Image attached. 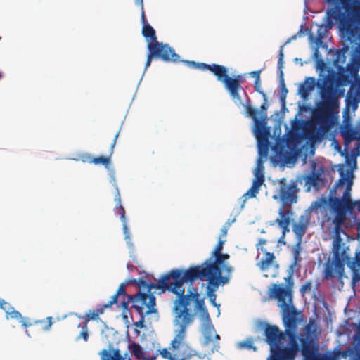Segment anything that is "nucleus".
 <instances>
[{
  "label": "nucleus",
  "instance_id": "f257e3e1",
  "mask_svg": "<svg viewBox=\"0 0 360 360\" xmlns=\"http://www.w3.org/2000/svg\"><path fill=\"white\" fill-rule=\"evenodd\" d=\"M360 200H347L340 205L330 208L325 207L319 211L321 219L320 225L325 233L333 235L332 243V259L327 260L328 276H333L334 269L342 272L343 260L347 258L349 245L341 238V234L347 235L344 228L346 227L347 214H352L354 209L358 210Z\"/></svg>",
  "mask_w": 360,
  "mask_h": 360
},
{
  "label": "nucleus",
  "instance_id": "f03ea898",
  "mask_svg": "<svg viewBox=\"0 0 360 360\" xmlns=\"http://www.w3.org/2000/svg\"><path fill=\"white\" fill-rule=\"evenodd\" d=\"M179 290H180L179 292H173L178 296L177 299L174 301V307L176 314L175 322L182 325L185 324L186 326H188L193 323L195 314L188 307L192 301H194L195 302V308L200 312V319L202 322V333L205 342L207 343L210 342L215 329L212 323L204 300L200 298L197 289H193V291L189 290L188 293L184 294V284H181Z\"/></svg>",
  "mask_w": 360,
  "mask_h": 360
},
{
  "label": "nucleus",
  "instance_id": "7ed1b4c3",
  "mask_svg": "<svg viewBox=\"0 0 360 360\" xmlns=\"http://www.w3.org/2000/svg\"><path fill=\"white\" fill-rule=\"evenodd\" d=\"M287 286L281 287L277 284H273L269 292V296L275 298L278 301V305L281 307L283 314V321L285 330L296 331L299 323L302 321V313L297 311L292 305V288L294 284L292 274L285 278Z\"/></svg>",
  "mask_w": 360,
  "mask_h": 360
},
{
  "label": "nucleus",
  "instance_id": "20e7f679",
  "mask_svg": "<svg viewBox=\"0 0 360 360\" xmlns=\"http://www.w3.org/2000/svg\"><path fill=\"white\" fill-rule=\"evenodd\" d=\"M142 34L148 41V53L145 69L148 68L153 58H160L165 62H178L179 56L175 50L167 44L158 41L155 30L150 24H144L142 27Z\"/></svg>",
  "mask_w": 360,
  "mask_h": 360
},
{
  "label": "nucleus",
  "instance_id": "39448f33",
  "mask_svg": "<svg viewBox=\"0 0 360 360\" xmlns=\"http://www.w3.org/2000/svg\"><path fill=\"white\" fill-rule=\"evenodd\" d=\"M332 3L340 4L348 12L342 15L340 20V29L343 35L351 41H355L360 37V0H328Z\"/></svg>",
  "mask_w": 360,
  "mask_h": 360
},
{
  "label": "nucleus",
  "instance_id": "423d86ee",
  "mask_svg": "<svg viewBox=\"0 0 360 360\" xmlns=\"http://www.w3.org/2000/svg\"><path fill=\"white\" fill-rule=\"evenodd\" d=\"M183 62L191 68L210 70L217 77V80L224 84L232 100L236 102L238 101L240 103L239 90L243 89L241 86L242 78L240 75L231 77L228 75V68L226 67L216 63L210 65L205 63H196L190 60H184Z\"/></svg>",
  "mask_w": 360,
  "mask_h": 360
},
{
  "label": "nucleus",
  "instance_id": "0eeeda50",
  "mask_svg": "<svg viewBox=\"0 0 360 360\" xmlns=\"http://www.w3.org/2000/svg\"><path fill=\"white\" fill-rule=\"evenodd\" d=\"M335 93L333 83L325 84L321 90L323 104L319 108L315 119L319 124V131L323 134L328 133L334 124L333 110L339 105Z\"/></svg>",
  "mask_w": 360,
  "mask_h": 360
},
{
  "label": "nucleus",
  "instance_id": "6e6552de",
  "mask_svg": "<svg viewBox=\"0 0 360 360\" xmlns=\"http://www.w3.org/2000/svg\"><path fill=\"white\" fill-rule=\"evenodd\" d=\"M126 284L121 283L116 293L111 297V300L105 304V307H111L114 304L118 303L120 299V307L123 309H127L129 302H136L139 301L142 305L147 307L146 314H153L157 312L155 309L156 299L154 295H148L145 292L139 291L137 294L129 295L126 292Z\"/></svg>",
  "mask_w": 360,
  "mask_h": 360
},
{
  "label": "nucleus",
  "instance_id": "1a4fd4ad",
  "mask_svg": "<svg viewBox=\"0 0 360 360\" xmlns=\"http://www.w3.org/2000/svg\"><path fill=\"white\" fill-rule=\"evenodd\" d=\"M214 257V261L206 260L201 265H196L191 266L187 270L193 271L192 275H198L202 277L207 276H212L215 277H224L222 276V272H225V275H229L230 278L233 268L224 262L229 259L230 256L228 254H223L222 252L212 256Z\"/></svg>",
  "mask_w": 360,
  "mask_h": 360
},
{
  "label": "nucleus",
  "instance_id": "9d476101",
  "mask_svg": "<svg viewBox=\"0 0 360 360\" xmlns=\"http://www.w3.org/2000/svg\"><path fill=\"white\" fill-rule=\"evenodd\" d=\"M181 270L180 269H172L169 272L162 275L158 283H149L143 279H139V281L134 279L133 283L137 284L140 290L146 291V293L148 295H153L151 293V290L153 288L161 289L162 292L167 290L172 292H178L180 291L179 288Z\"/></svg>",
  "mask_w": 360,
  "mask_h": 360
},
{
  "label": "nucleus",
  "instance_id": "9b49d317",
  "mask_svg": "<svg viewBox=\"0 0 360 360\" xmlns=\"http://www.w3.org/2000/svg\"><path fill=\"white\" fill-rule=\"evenodd\" d=\"M193 271L190 270H181V275L180 279V284H184L185 283H189L191 285L196 280H200L202 281H207V295L210 299V302L214 305L217 306L215 302L217 295L215 294V291L218 289L220 285H225L229 283V275H224V277H215L212 276H207L205 277H202L200 275H192Z\"/></svg>",
  "mask_w": 360,
  "mask_h": 360
},
{
  "label": "nucleus",
  "instance_id": "f8f14e48",
  "mask_svg": "<svg viewBox=\"0 0 360 360\" xmlns=\"http://www.w3.org/2000/svg\"><path fill=\"white\" fill-rule=\"evenodd\" d=\"M345 184V179L342 177L338 180L336 184L335 188L333 189L330 192L328 197L321 196L316 201H314L311 204V208L314 210H319V211L325 207L330 208L336 205H340L347 200H351V191H352V182H349L347 185L342 195L341 198L335 196L336 189L342 187Z\"/></svg>",
  "mask_w": 360,
  "mask_h": 360
},
{
  "label": "nucleus",
  "instance_id": "ddd939ff",
  "mask_svg": "<svg viewBox=\"0 0 360 360\" xmlns=\"http://www.w3.org/2000/svg\"><path fill=\"white\" fill-rule=\"evenodd\" d=\"M176 325H177L179 328L175 330V336L172 340L169 347V349L174 352L176 360H188L197 356V352L185 342L186 328L188 326L177 322H176Z\"/></svg>",
  "mask_w": 360,
  "mask_h": 360
},
{
  "label": "nucleus",
  "instance_id": "4468645a",
  "mask_svg": "<svg viewBox=\"0 0 360 360\" xmlns=\"http://www.w3.org/2000/svg\"><path fill=\"white\" fill-rule=\"evenodd\" d=\"M278 198L282 202L279 209L292 211V205L297 201L299 188L295 180L292 179L289 182L285 178H282L278 181Z\"/></svg>",
  "mask_w": 360,
  "mask_h": 360
},
{
  "label": "nucleus",
  "instance_id": "2eb2a0df",
  "mask_svg": "<svg viewBox=\"0 0 360 360\" xmlns=\"http://www.w3.org/2000/svg\"><path fill=\"white\" fill-rule=\"evenodd\" d=\"M349 250H347V258L343 260V268H342V272H338V270L334 269L333 271H335L333 273V276H328L327 274V261L324 264V277L326 279H331L333 278H337L339 281L342 282V280L344 278H347V276L345 274V265L347 264V266L352 270V282L354 283L359 282L360 281V251L356 252L355 257L353 261L351 260V258L349 255Z\"/></svg>",
  "mask_w": 360,
  "mask_h": 360
},
{
  "label": "nucleus",
  "instance_id": "dca6fc26",
  "mask_svg": "<svg viewBox=\"0 0 360 360\" xmlns=\"http://www.w3.org/2000/svg\"><path fill=\"white\" fill-rule=\"evenodd\" d=\"M340 7L339 6H336L333 8L328 10L327 12V17H326V23L321 24L319 26L316 33V38L318 41H321L324 37L326 33L332 28L333 25V19H336L339 20V24L340 23V20L342 16V15H348V12L346 13H342L340 11ZM339 28H340V26L339 25ZM341 30V29H340ZM342 38H344L346 41H349L351 44H356L360 40V36L359 39L355 41H349L347 37H345L343 35V33L342 31H340Z\"/></svg>",
  "mask_w": 360,
  "mask_h": 360
},
{
  "label": "nucleus",
  "instance_id": "f3484780",
  "mask_svg": "<svg viewBox=\"0 0 360 360\" xmlns=\"http://www.w3.org/2000/svg\"><path fill=\"white\" fill-rule=\"evenodd\" d=\"M340 133L343 138L346 146L354 140H360V120L356 122V127H353L351 118L347 112L344 115L342 123L340 127Z\"/></svg>",
  "mask_w": 360,
  "mask_h": 360
},
{
  "label": "nucleus",
  "instance_id": "a211bd4d",
  "mask_svg": "<svg viewBox=\"0 0 360 360\" xmlns=\"http://www.w3.org/2000/svg\"><path fill=\"white\" fill-rule=\"evenodd\" d=\"M265 340L270 346V349L279 345H284L285 331L283 332L276 325L266 323L264 328Z\"/></svg>",
  "mask_w": 360,
  "mask_h": 360
},
{
  "label": "nucleus",
  "instance_id": "6ab92c4d",
  "mask_svg": "<svg viewBox=\"0 0 360 360\" xmlns=\"http://www.w3.org/2000/svg\"><path fill=\"white\" fill-rule=\"evenodd\" d=\"M293 215L292 211L285 210L284 209L278 210L279 217L269 222L271 226L278 224L282 230V236L278 242H281V238H284L286 233L290 231V224Z\"/></svg>",
  "mask_w": 360,
  "mask_h": 360
},
{
  "label": "nucleus",
  "instance_id": "aec40b11",
  "mask_svg": "<svg viewBox=\"0 0 360 360\" xmlns=\"http://www.w3.org/2000/svg\"><path fill=\"white\" fill-rule=\"evenodd\" d=\"M0 308L5 311L7 319H13L18 320L25 328L32 325V323L28 318H23L18 311L15 310L10 303L4 300H0Z\"/></svg>",
  "mask_w": 360,
  "mask_h": 360
},
{
  "label": "nucleus",
  "instance_id": "412c9836",
  "mask_svg": "<svg viewBox=\"0 0 360 360\" xmlns=\"http://www.w3.org/2000/svg\"><path fill=\"white\" fill-rule=\"evenodd\" d=\"M296 355L292 348L279 345L270 349L268 360H295Z\"/></svg>",
  "mask_w": 360,
  "mask_h": 360
},
{
  "label": "nucleus",
  "instance_id": "4be33fe9",
  "mask_svg": "<svg viewBox=\"0 0 360 360\" xmlns=\"http://www.w3.org/2000/svg\"><path fill=\"white\" fill-rule=\"evenodd\" d=\"M283 46L281 47L280 51H279V56H278V68L280 69V75H279V83H280V100L282 103V105L283 108L285 107V99L287 96V94L288 92V89L285 86V82H284V77H283V72L282 71L283 64Z\"/></svg>",
  "mask_w": 360,
  "mask_h": 360
},
{
  "label": "nucleus",
  "instance_id": "5701e85b",
  "mask_svg": "<svg viewBox=\"0 0 360 360\" xmlns=\"http://www.w3.org/2000/svg\"><path fill=\"white\" fill-rule=\"evenodd\" d=\"M101 360H131L127 353L122 355L119 349L110 346L108 349H103L99 352Z\"/></svg>",
  "mask_w": 360,
  "mask_h": 360
},
{
  "label": "nucleus",
  "instance_id": "b1692460",
  "mask_svg": "<svg viewBox=\"0 0 360 360\" xmlns=\"http://www.w3.org/2000/svg\"><path fill=\"white\" fill-rule=\"evenodd\" d=\"M260 250L264 253V257L256 265L262 271H266L270 269L274 263H276V257L273 252H268L264 248H261Z\"/></svg>",
  "mask_w": 360,
  "mask_h": 360
},
{
  "label": "nucleus",
  "instance_id": "393cba45",
  "mask_svg": "<svg viewBox=\"0 0 360 360\" xmlns=\"http://www.w3.org/2000/svg\"><path fill=\"white\" fill-rule=\"evenodd\" d=\"M309 219L310 218L308 215H301L298 222L294 224L292 231L299 238H301L305 234Z\"/></svg>",
  "mask_w": 360,
  "mask_h": 360
},
{
  "label": "nucleus",
  "instance_id": "a878e982",
  "mask_svg": "<svg viewBox=\"0 0 360 360\" xmlns=\"http://www.w3.org/2000/svg\"><path fill=\"white\" fill-rule=\"evenodd\" d=\"M306 184L309 186V189L314 187L318 190L324 186V179L321 177L319 172L313 171L311 174L308 175L305 179Z\"/></svg>",
  "mask_w": 360,
  "mask_h": 360
},
{
  "label": "nucleus",
  "instance_id": "bb28decb",
  "mask_svg": "<svg viewBox=\"0 0 360 360\" xmlns=\"http://www.w3.org/2000/svg\"><path fill=\"white\" fill-rule=\"evenodd\" d=\"M129 349L130 350L131 353L137 359L139 360H155L158 356V354L151 357L144 355L143 351L141 345L135 342H132L129 345Z\"/></svg>",
  "mask_w": 360,
  "mask_h": 360
},
{
  "label": "nucleus",
  "instance_id": "cd10ccee",
  "mask_svg": "<svg viewBox=\"0 0 360 360\" xmlns=\"http://www.w3.org/2000/svg\"><path fill=\"white\" fill-rule=\"evenodd\" d=\"M302 354L304 360H315V349L311 341L306 338L301 339Z\"/></svg>",
  "mask_w": 360,
  "mask_h": 360
},
{
  "label": "nucleus",
  "instance_id": "c85d7f7f",
  "mask_svg": "<svg viewBox=\"0 0 360 360\" xmlns=\"http://www.w3.org/2000/svg\"><path fill=\"white\" fill-rule=\"evenodd\" d=\"M264 182V179L262 177L254 179L252 186L243 196L244 198V202H245L248 198L256 197Z\"/></svg>",
  "mask_w": 360,
  "mask_h": 360
},
{
  "label": "nucleus",
  "instance_id": "c756f323",
  "mask_svg": "<svg viewBox=\"0 0 360 360\" xmlns=\"http://www.w3.org/2000/svg\"><path fill=\"white\" fill-rule=\"evenodd\" d=\"M242 90L243 91L244 94H245V96L247 97L245 103L243 104L242 103L241 100H240V103L238 101L236 102V101H234V102L238 105H242L243 106H244V108L245 109V113L247 114V115L249 117H251L254 120L255 123L257 124V123L259 122L258 118L257 117V115L258 114V111L252 106L251 101H250V98L248 97V96L247 95L245 90L243 89Z\"/></svg>",
  "mask_w": 360,
  "mask_h": 360
},
{
  "label": "nucleus",
  "instance_id": "7c9ffc66",
  "mask_svg": "<svg viewBox=\"0 0 360 360\" xmlns=\"http://www.w3.org/2000/svg\"><path fill=\"white\" fill-rule=\"evenodd\" d=\"M315 86V79L309 77L306 79L304 83L301 84L298 89V92L303 98H306L309 93L314 89Z\"/></svg>",
  "mask_w": 360,
  "mask_h": 360
},
{
  "label": "nucleus",
  "instance_id": "2f4dec72",
  "mask_svg": "<svg viewBox=\"0 0 360 360\" xmlns=\"http://www.w3.org/2000/svg\"><path fill=\"white\" fill-rule=\"evenodd\" d=\"M107 308L103 304L101 307L95 310H89L84 316H78V318L82 319V322H86L88 324L90 321L98 319L99 316L103 314L104 310Z\"/></svg>",
  "mask_w": 360,
  "mask_h": 360
},
{
  "label": "nucleus",
  "instance_id": "473e14b6",
  "mask_svg": "<svg viewBox=\"0 0 360 360\" xmlns=\"http://www.w3.org/2000/svg\"><path fill=\"white\" fill-rule=\"evenodd\" d=\"M118 135H119V132H117L115 135V137H114V139H113V142L111 144V146H110V155L108 157H104V156H99V157H96V158H94L91 160V162H93L94 163L95 165H98V164H101V165H105V167H108L110 164V156L112 155L113 153V149H114V147L115 146V143H116V141H117V139L118 137Z\"/></svg>",
  "mask_w": 360,
  "mask_h": 360
},
{
  "label": "nucleus",
  "instance_id": "72a5a7b5",
  "mask_svg": "<svg viewBox=\"0 0 360 360\" xmlns=\"http://www.w3.org/2000/svg\"><path fill=\"white\" fill-rule=\"evenodd\" d=\"M78 328L81 330L79 333L75 337V340H82L84 342H87L89 338L88 324L86 322H81L78 324Z\"/></svg>",
  "mask_w": 360,
  "mask_h": 360
},
{
  "label": "nucleus",
  "instance_id": "f704fd0d",
  "mask_svg": "<svg viewBox=\"0 0 360 360\" xmlns=\"http://www.w3.org/2000/svg\"><path fill=\"white\" fill-rule=\"evenodd\" d=\"M285 336H288L290 340V346H287L288 348H292L295 355H297L299 351V345L297 342L296 331H290V330H285Z\"/></svg>",
  "mask_w": 360,
  "mask_h": 360
},
{
  "label": "nucleus",
  "instance_id": "c9c22d12",
  "mask_svg": "<svg viewBox=\"0 0 360 360\" xmlns=\"http://www.w3.org/2000/svg\"><path fill=\"white\" fill-rule=\"evenodd\" d=\"M254 179L262 177L265 181L264 162L260 157L257 160V167L254 170Z\"/></svg>",
  "mask_w": 360,
  "mask_h": 360
},
{
  "label": "nucleus",
  "instance_id": "e433bc0d",
  "mask_svg": "<svg viewBox=\"0 0 360 360\" xmlns=\"http://www.w3.org/2000/svg\"><path fill=\"white\" fill-rule=\"evenodd\" d=\"M347 100L354 103V110H355L357 108L358 103L360 102V86L359 88L355 91L354 95L352 94L351 90L348 91Z\"/></svg>",
  "mask_w": 360,
  "mask_h": 360
},
{
  "label": "nucleus",
  "instance_id": "4c0bfd02",
  "mask_svg": "<svg viewBox=\"0 0 360 360\" xmlns=\"http://www.w3.org/2000/svg\"><path fill=\"white\" fill-rule=\"evenodd\" d=\"M300 251V243H298L293 248V262L290 266L291 269H294L302 261Z\"/></svg>",
  "mask_w": 360,
  "mask_h": 360
},
{
  "label": "nucleus",
  "instance_id": "58836bf2",
  "mask_svg": "<svg viewBox=\"0 0 360 360\" xmlns=\"http://www.w3.org/2000/svg\"><path fill=\"white\" fill-rule=\"evenodd\" d=\"M115 201L117 202V206L116 207L117 209V213L120 216V220L122 223H124V221H127V219L125 217V210L122 205H121V200H120V193L117 192L115 198Z\"/></svg>",
  "mask_w": 360,
  "mask_h": 360
},
{
  "label": "nucleus",
  "instance_id": "ea45409f",
  "mask_svg": "<svg viewBox=\"0 0 360 360\" xmlns=\"http://www.w3.org/2000/svg\"><path fill=\"white\" fill-rule=\"evenodd\" d=\"M238 347L240 349H248L253 351L257 350V347L254 345V341L252 338H248L246 340L240 342L238 343Z\"/></svg>",
  "mask_w": 360,
  "mask_h": 360
},
{
  "label": "nucleus",
  "instance_id": "a19ab883",
  "mask_svg": "<svg viewBox=\"0 0 360 360\" xmlns=\"http://www.w3.org/2000/svg\"><path fill=\"white\" fill-rule=\"evenodd\" d=\"M143 306L141 304V306H136V308L141 315V319L139 321L135 322L134 324L135 326L142 328L144 327V315L146 314V311H143Z\"/></svg>",
  "mask_w": 360,
  "mask_h": 360
},
{
  "label": "nucleus",
  "instance_id": "79ce46f5",
  "mask_svg": "<svg viewBox=\"0 0 360 360\" xmlns=\"http://www.w3.org/2000/svg\"><path fill=\"white\" fill-rule=\"evenodd\" d=\"M351 83V79L348 74H340L338 79V84L346 86Z\"/></svg>",
  "mask_w": 360,
  "mask_h": 360
},
{
  "label": "nucleus",
  "instance_id": "37998d69",
  "mask_svg": "<svg viewBox=\"0 0 360 360\" xmlns=\"http://www.w3.org/2000/svg\"><path fill=\"white\" fill-rule=\"evenodd\" d=\"M312 288V283L311 281H306L300 287V291L302 296L305 294L309 292Z\"/></svg>",
  "mask_w": 360,
  "mask_h": 360
},
{
  "label": "nucleus",
  "instance_id": "c03bdc74",
  "mask_svg": "<svg viewBox=\"0 0 360 360\" xmlns=\"http://www.w3.org/2000/svg\"><path fill=\"white\" fill-rule=\"evenodd\" d=\"M162 358L167 359L169 360H176L174 354L172 355L166 348H163L160 350H158Z\"/></svg>",
  "mask_w": 360,
  "mask_h": 360
},
{
  "label": "nucleus",
  "instance_id": "a18cd8bd",
  "mask_svg": "<svg viewBox=\"0 0 360 360\" xmlns=\"http://www.w3.org/2000/svg\"><path fill=\"white\" fill-rule=\"evenodd\" d=\"M224 244V240L219 239L217 245H216L213 252H212V257L214 255H216L217 254H219L222 252Z\"/></svg>",
  "mask_w": 360,
  "mask_h": 360
},
{
  "label": "nucleus",
  "instance_id": "49530a36",
  "mask_svg": "<svg viewBox=\"0 0 360 360\" xmlns=\"http://www.w3.org/2000/svg\"><path fill=\"white\" fill-rule=\"evenodd\" d=\"M122 226H123L122 229H123V233L124 235V239L127 240V243H130L131 236H130V233H129V229L127 226V221H124V223H122Z\"/></svg>",
  "mask_w": 360,
  "mask_h": 360
},
{
  "label": "nucleus",
  "instance_id": "de8ad7c7",
  "mask_svg": "<svg viewBox=\"0 0 360 360\" xmlns=\"http://www.w3.org/2000/svg\"><path fill=\"white\" fill-rule=\"evenodd\" d=\"M263 98H264V102L260 106V111L262 113H263L262 117L265 118L266 117V110L268 108V103H267L268 100H267L266 96H265V97H263Z\"/></svg>",
  "mask_w": 360,
  "mask_h": 360
},
{
  "label": "nucleus",
  "instance_id": "09e8293b",
  "mask_svg": "<svg viewBox=\"0 0 360 360\" xmlns=\"http://www.w3.org/2000/svg\"><path fill=\"white\" fill-rule=\"evenodd\" d=\"M255 89L257 92L260 94L262 97H265L266 94L261 90V80L260 79H255L254 82Z\"/></svg>",
  "mask_w": 360,
  "mask_h": 360
},
{
  "label": "nucleus",
  "instance_id": "8fccbe9b",
  "mask_svg": "<svg viewBox=\"0 0 360 360\" xmlns=\"http://www.w3.org/2000/svg\"><path fill=\"white\" fill-rule=\"evenodd\" d=\"M214 339L216 342H214L213 347L212 348V352H214L215 351L217 352L220 347L219 345V340H220V336L218 334L214 335Z\"/></svg>",
  "mask_w": 360,
  "mask_h": 360
},
{
  "label": "nucleus",
  "instance_id": "3c124183",
  "mask_svg": "<svg viewBox=\"0 0 360 360\" xmlns=\"http://www.w3.org/2000/svg\"><path fill=\"white\" fill-rule=\"evenodd\" d=\"M260 73L261 70H256L251 72L250 75H252V77L255 78V79H260Z\"/></svg>",
  "mask_w": 360,
  "mask_h": 360
},
{
  "label": "nucleus",
  "instance_id": "603ef678",
  "mask_svg": "<svg viewBox=\"0 0 360 360\" xmlns=\"http://www.w3.org/2000/svg\"><path fill=\"white\" fill-rule=\"evenodd\" d=\"M46 322H47V324L46 326L44 327V329L49 330L52 325V317L51 316L47 317Z\"/></svg>",
  "mask_w": 360,
  "mask_h": 360
},
{
  "label": "nucleus",
  "instance_id": "864d4df0",
  "mask_svg": "<svg viewBox=\"0 0 360 360\" xmlns=\"http://www.w3.org/2000/svg\"><path fill=\"white\" fill-rule=\"evenodd\" d=\"M141 21H142L143 25L144 24H148L146 22V15H145V12L143 11V8L141 9Z\"/></svg>",
  "mask_w": 360,
  "mask_h": 360
},
{
  "label": "nucleus",
  "instance_id": "5fc2aeb1",
  "mask_svg": "<svg viewBox=\"0 0 360 360\" xmlns=\"http://www.w3.org/2000/svg\"><path fill=\"white\" fill-rule=\"evenodd\" d=\"M264 133V129L261 127L260 129L259 128V127H257V136L259 138V136H262V134Z\"/></svg>",
  "mask_w": 360,
  "mask_h": 360
},
{
  "label": "nucleus",
  "instance_id": "6e6d98bb",
  "mask_svg": "<svg viewBox=\"0 0 360 360\" xmlns=\"http://www.w3.org/2000/svg\"><path fill=\"white\" fill-rule=\"evenodd\" d=\"M136 4L143 9V0H135Z\"/></svg>",
  "mask_w": 360,
  "mask_h": 360
},
{
  "label": "nucleus",
  "instance_id": "4d7b16f0",
  "mask_svg": "<svg viewBox=\"0 0 360 360\" xmlns=\"http://www.w3.org/2000/svg\"><path fill=\"white\" fill-rule=\"evenodd\" d=\"M357 210L360 212V202L359 203V207ZM356 229L360 230V219L356 222Z\"/></svg>",
  "mask_w": 360,
  "mask_h": 360
},
{
  "label": "nucleus",
  "instance_id": "13d9d810",
  "mask_svg": "<svg viewBox=\"0 0 360 360\" xmlns=\"http://www.w3.org/2000/svg\"><path fill=\"white\" fill-rule=\"evenodd\" d=\"M221 236H225L227 234V229L226 227H223L221 230Z\"/></svg>",
  "mask_w": 360,
  "mask_h": 360
},
{
  "label": "nucleus",
  "instance_id": "bf43d9fd",
  "mask_svg": "<svg viewBox=\"0 0 360 360\" xmlns=\"http://www.w3.org/2000/svg\"><path fill=\"white\" fill-rule=\"evenodd\" d=\"M359 155V151L357 150L354 154V165L356 164V158L357 157V155Z\"/></svg>",
  "mask_w": 360,
  "mask_h": 360
},
{
  "label": "nucleus",
  "instance_id": "052dcab7",
  "mask_svg": "<svg viewBox=\"0 0 360 360\" xmlns=\"http://www.w3.org/2000/svg\"><path fill=\"white\" fill-rule=\"evenodd\" d=\"M343 53H344L342 52V50H338V51H337V55H338V58H340V55H341V54H343Z\"/></svg>",
  "mask_w": 360,
  "mask_h": 360
},
{
  "label": "nucleus",
  "instance_id": "680f3d73",
  "mask_svg": "<svg viewBox=\"0 0 360 360\" xmlns=\"http://www.w3.org/2000/svg\"><path fill=\"white\" fill-rule=\"evenodd\" d=\"M266 240H264V239H261V240H259V243L260 245H264V244H265V243H266Z\"/></svg>",
  "mask_w": 360,
  "mask_h": 360
},
{
  "label": "nucleus",
  "instance_id": "e2e57ef3",
  "mask_svg": "<svg viewBox=\"0 0 360 360\" xmlns=\"http://www.w3.org/2000/svg\"><path fill=\"white\" fill-rule=\"evenodd\" d=\"M296 38H297V36H296V35L293 36L291 39H290L287 41V43L290 42L291 39H296Z\"/></svg>",
  "mask_w": 360,
  "mask_h": 360
},
{
  "label": "nucleus",
  "instance_id": "0e129e2a",
  "mask_svg": "<svg viewBox=\"0 0 360 360\" xmlns=\"http://www.w3.org/2000/svg\"><path fill=\"white\" fill-rule=\"evenodd\" d=\"M309 328H310V326H309V325H307V326H306V328H305V329H306V330H307V332L309 331Z\"/></svg>",
  "mask_w": 360,
  "mask_h": 360
},
{
  "label": "nucleus",
  "instance_id": "69168bd1",
  "mask_svg": "<svg viewBox=\"0 0 360 360\" xmlns=\"http://www.w3.org/2000/svg\"><path fill=\"white\" fill-rule=\"evenodd\" d=\"M344 91H345V90H344V89L341 90V91H340V94H341V95H343Z\"/></svg>",
  "mask_w": 360,
  "mask_h": 360
},
{
  "label": "nucleus",
  "instance_id": "338daca9",
  "mask_svg": "<svg viewBox=\"0 0 360 360\" xmlns=\"http://www.w3.org/2000/svg\"><path fill=\"white\" fill-rule=\"evenodd\" d=\"M42 322H43V321H37L35 323H42Z\"/></svg>",
  "mask_w": 360,
  "mask_h": 360
},
{
  "label": "nucleus",
  "instance_id": "774afa93",
  "mask_svg": "<svg viewBox=\"0 0 360 360\" xmlns=\"http://www.w3.org/2000/svg\"><path fill=\"white\" fill-rule=\"evenodd\" d=\"M276 198H277L276 195H274V199H276Z\"/></svg>",
  "mask_w": 360,
  "mask_h": 360
}]
</instances>
